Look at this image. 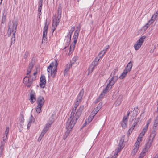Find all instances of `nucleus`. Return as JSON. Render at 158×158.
I'll return each mask as SVG.
<instances>
[{
    "label": "nucleus",
    "mask_w": 158,
    "mask_h": 158,
    "mask_svg": "<svg viewBox=\"0 0 158 158\" xmlns=\"http://www.w3.org/2000/svg\"><path fill=\"white\" fill-rule=\"evenodd\" d=\"M84 106L81 105L77 111L74 109H72L70 115V118L68 119L67 122V125L69 126L70 128H73L76 122L81 115V114L84 109Z\"/></svg>",
    "instance_id": "1"
},
{
    "label": "nucleus",
    "mask_w": 158,
    "mask_h": 158,
    "mask_svg": "<svg viewBox=\"0 0 158 158\" xmlns=\"http://www.w3.org/2000/svg\"><path fill=\"white\" fill-rule=\"evenodd\" d=\"M62 9L60 6L58 8L57 14L53 17V22L52 27V31L53 33L55 30L57 25L60 22V19L61 18Z\"/></svg>",
    "instance_id": "2"
},
{
    "label": "nucleus",
    "mask_w": 158,
    "mask_h": 158,
    "mask_svg": "<svg viewBox=\"0 0 158 158\" xmlns=\"http://www.w3.org/2000/svg\"><path fill=\"white\" fill-rule=\"evenodd\" d=\"M17 25V22L16 21L13 22L12 24L10 25L8 29V35L9 36L12 33V37L11 38V45L14 44L15 42V33L16 31V28Z\"/></svg>",
    "instance_id": "3"
},
{
    "label": "nucleus",
    "mask_w": 158,
    "mask_h": 158,
    "mask_svg": "<svg viewBox=\"0 0 158 158\" xmlns=\"http://www.w3.org/2000/svg\"><path fill=\"white\" fill-rule=\"evenodd\" d=\"M80 30V26H79L76 27L74 34L73 36V43L71 44L70 47V49L68 53V55H70L73 52L75 47V45L77 42L79 36V33Z\"/></svg>",
    "instance_id": "4"
},
{
    "label": "nucleus",
    "mask_w": 158,
    "mask_h": 158,
    "mask_svg": "<svg viewBox=\"0 0 158 158\" xmlns=\"http://www.w3.org/2000/svg\"><path fill=\"white\" fill-rule=\"evenodd\" d=\"M54 117L55 115H54V114H52V115L51 118L48 121V123L46 124V126L44 128L40 135L38 139V141L40 142L41 140V139H42L44 135V134L48 131L49 128L50 127L51 125L54 121Z\"/></svg>",
    "instance_id": "5"
},
{
    "label": "nucleus",
    "mask_w": 158,
    "mask_h": 158,
    "mask_svg": "<svg viewBox=\"0 0 158 158\" xmlns=\"http://www.w3.org/2000/svg\"><path fill=\"white\" fill-rule=\"evenodd\" d=\"M35 77H34L31 75L25 77L23 79L24 85L27 87H30L32 84L33 81L35 79Z\"/></svg>",
    "instance_id": "6"
},
{
    "label": "nucleus",
    "mask_w": 158,
    "mask_h": 158,
    "mask_svg": "<svg viewBox=\"0 0 158 158\" xmlns=\"http://www.w3.org/2000/svg\"><path fill=\"white\" fill-rule=\"evenodd\" d=\"M54 65V63L52 62L50 64L47 69L49 76H51L52 77H55L57 71V68H55L54 67H53Z\"/></svg>",
    "instance_id": "7"
},
{
    "label": "nucleus",
    "mask_w": 158,
    "mask_h": 158,
    "mask_svg": "<svg viewBox=\"0 0 158 158\" xmlns=\"http://www.w3.org/2000/svg\"><path fill=\"white\" fill-rule=\"evenodd\" d=\"M154 137V135H150L148 141L145 147L143 149L142 152H141L142 153L145 154V153L148 151V149L151 147V146L153 142Z\"/></svg>",
    "instance_id": "8"
},
{
    "label": "nucleus",
    "mask_w": 158,
    "mask_h": 158,
    "mask_svg": "<svg viewBox=\"0 0 158 158\" xmlns=\"http://www.w3.org/2000/svg\"><path fill=\"white\" fill-rule=\"evenodd\" d=\"M156 15L155 14L153 15L151 17V20H149L148 23L143 27V28L144 30H146L148 27L154 22L155 20L156 19Z\"/></svg>",
    "instance_id": "9"
},
{
    "label": "nucleus",
    "mask_w": 158,
    "mask_h": 158,
    "mask_svg": "<svg viewBox=\"0 0 158 158\" xmlns=\"http://www.w3.org/2000/svg\"><path fill=\"white\" fill-rule=\"evenodd\" d=\"M98 59H95L92 62L89 68L88 69L89 72L91 73L94 69V67L97 66L98 63Z\"/></svg>",
    "instance_id": "10"
},
{
    "label": "nucleus",
    "mask_w": 158,
    "mask_h": 158,
    "mask_svg": "<svg viewBox=\"0 0 158 158\" xmlns=\"http://www.w3.org/2000/svg\"><path fill=\"white\" fill-rule=\"evenodd\" d=\"M46 84V79L44 75H42L40 78V87L43 88H44Z\"/></svg>",
    "instance_id": "11"
},
{
    "label": "nucleus",
    "mask_w": 158,
    "mask_h": 158,
    "mask_svg": "<svg viewBox=\"0 0 158 158\" xmlns=\"http://www.w3.org/2000/svg\"><path fill=\"white\" fill-rule=\"evenodd\" d=\"M127 117L124 116L121 122V126L123 128H125L127 127Z\"/></svg>",
    "instance_id": "12"
},
{
    "label": "nucleus",
    "mask_w": 158,
    "mask_h": 158,
    "mask_svg": "<svg viewBox=\"0 0 158 158\" xmlns=\"http://www.w3.org/2000/svg\"><path fill=\"white\" fill-rule=\"evenodd\" d=\"M37 106H42L44 102V98L42 96H40L38 97L37 100Z\"/></svg>",
    "instance_id": "13"
},
{
    "label": "nucleus",
    "mask_w": 158,
    "mask_h": 158,
    "mask_svg": "<svg viewBox=\"0 0 158 158\" xmlns=\"http://www.w3.org/2000/svg\"><path fill=\"white\" fill-rule=\"evenodd\" d=\"M158 125V116L156 117V119L155 120L154 124H153V126L154 127L153 128V130L152 131V132L151 134L150 135H154L155 136V131L156 130V128L157 127Z\"/></svg>",
    "instance_id": "14"
},
{
    "label": "nucleus",
    "mask_w": 158,
    "mask_h": 158,
    "mask_svg": "<svg viewBox=\"0 0 158 158\" xmlns=\"http://www.w3.org/2000/svg\"><path fill=\"white\" fill-rule=\"evenodd\" d=\"M66 128L67 129V131H66V132L64 135V139H65L67 138L68 135H69L70 131H71L72 129V128H70L69 127V125H67V123H66V125H65Z\"/></svg>",
    "instance_id": "15"
},
{
    "label": "nucleus",
    "mask_w": 158,
    "mask_h": 158,
    "mask_svg": "<svg viewBox=\"0 0 158 158\" xmlns=\"http://www.w3.org/2000/svg\"><path fill=\"white\" fill-rule=\"evenodd\" d=\"M113 76V77H111L109 80V82H110V84H111V85H114L118 79L117 75H114Z\"/></svg>",
    "instance_id": "16"
},
{
    "label": "nucleus",
    "mask_w": 158,
    "mask_h": 158,
    "mask_svg": "<svg viewBox=\"0 0 158 158\" xmlns=\"http://www.w3.org/2000/svg\"><path fill=\"white\" fill-rule=\"evenodd\" d=\"M112 86L111 84H110V82H109V84L107 85L106 88L103 90L102 92L101 93H102L104 96L105 94L109 92V90L112 88Z\"/></svg>",
    "instance_id": "17"
},
{
    "label": "nucleus",
    "mask_w": 158,
    "mask_h": 158,
    "mask_svg": "<svg viewBox=\"0 0 158 158\" xmlns=\"http://www.w3.org/2000/svg\"><path fill=\"white\" fill-rule=\"evenodd\" d=\"M30 102L33 103L36 100V95L35 93L31 92L30 94Z\"/></svg>",
    "instance_id": "18"
},
{
    "label": "nucleus",
    "mask_w": 158,
    "mask_h": 158,
    "mask_svg": "<svg viewBox=\"0 0 158 158\" xmlns=\"http://www.w3.org/2000/svg\"><path fill=\"white\" fill-rule=\"evenodd\" d=\"M84 94V91L83 90V89L82 90L80 91L78 95L77 98V100L81 102L82 98V96Z\"/></svg>",
    "instance_id": "19"
},
{
    "label": "nucleus",
    "mask_w": 158,
    "mask_h": 158,
    "mask_svg": "<svg viewBox=\"0 0 158 158\" xmlns=\"http://www.w3.org/2000/svg\"><path fill=\"white\" fill-rule=\"evenodd\" d=\"M132 66V62L131 61H130L127 65L125 68V69L127 70L128 72H130L131 70Z\"/></svg>",
    "instance_id": "20"
},
{
    "label": "nucleus",
    "mask_w": 158,
    "mask_h": 158,
    "mask_svg": "<svg viewBox=\"0 0 158 158\" xmlns=\"http://www.w3.org/2000/svg\"><path fill=\"white\" fill-rule=\"evenodd\" d=\"M132 66V62L131 61H130L127 65L125 68V69L127 70L128 72H130L131 70Z\"/></svg>",
    "instance_id": "21"
},
{
    "label": "nucleus",
    "mask_w": 158,
    "mask_h": 158,
    "mask_svg": "<svg viewBox=\"0 0 158 158\" xmlns=\"http://www.w3.org/2000/svg\"><path fill=\"white\" fill-rule=\"evenodd\" d=\"M138 144V143H137L136 145H135L134 148L132 151L131 155L133 156H134L135 155L139 149V145Z\"/></svg>",
    "instance_id": "22"
},
{
    "label": "nucleus",
    "mask_w": 158,
    "mask_h": 158,
    "mask_svg": "<svg viewBox=\"0 0 158 158\" xmlns=\"http://www.w3.org/2000/svg\"><path fill=\"white\" fill-rule=\"evenodd\" d=\"M66 40V41L65 43V46L64 47V49L66 48V47L69 46L71 38L69 37V36L68 35L65 37V41Z\"/></svg>",
    "instance_id": "23"
},
{
    "label": "nucleus",
    "mask_w": 158,
    "mask_h": 158,
    "mask_svg": "<svg viewBox=\"0 0 158 158\" xmlns=\"http://www.w3.org/2000/svg\"><path fill=\"white\" fill-rule=\"evenodd\" d=\"M123 100V97L121 96H119L115 102V104L116 106H118L121 103Z\"/></svg>",
    "instance_id": "24"
},
{
    "label": "nucleus",
    "mask_w": 158,
    "mask_h": 158,
    "mask_svg": "<svg viewBox=\"0 0 158 158\" xmlns=\"http://www.w3.org/2000/svg\"><path fill=\"white\" fill-rule=\"evenodd\" d=\"M48 29V25H47V23L46 22L45 23V26L44 28V31L43 32V36H46V37L47 31Z\"/></svg>",
    "instance_id": "25"
},
{
    "label": "nucleus",
    "mask_w": 158,
    "mask_h": 158,
    "mask_svg": "<svg viewBox=\"0 0 158 158\" xmlns=\"http://www.w3.org/2000/svg\"><path fill=\"white\" fill-rule=\"evenodd\" d=\"M79 57L78 56H75L73 58L71 61V65L74 64L75 63H78Z\"/></svg>",
    "instance_id": "26"
},
{
    "label": "nucleus",
    "mask_w": 158,
    "mask_h": 158,
    "mask_svg": "<svg viewBox=\"0 0 158 158\" xmlns=\"http://www.w3.org/2000/svg\"><path fill=\"white\" fill-rule=\"evenodd\" d=\"M128 72L125 69L121 75L119 76V78L120 79H123L126 77Z\"/></svg>",
    "instance_id": "27"
},
{
    "label": "nucleus",
    "mask_w": 158,
    "mask_h": 158,
    "mask_svg": "<svg viewBox=\"0 0 158 158\" xmlns=\"http://www.w3.org/2000/svg\"><path fill=\"white\" fill-rule=\"evenodd\" d=\"M71 65L70 64H67L66 65L65 69L64 71V75H66L67 74V73L69 71V69Z\"/></svg>",
    "instance_id": "28"
},
{
    "label": "nucleus",
    "mask_w": 158,
    "mask_h": 158,
    "mask_svg": "<svg viewBox=\"0 0 158 158\" xmlns=\"http://www.w3.org/2000/svg\"><path fill=\"white\" fill-rule=\"evenodd\" d=\"M109 48V45H106L105 48L102 51H101L99 53V55H100L102 53V52H103V55H104L106 52L107 51L108 49Z\"/></svg>",
    "instance_id": "29"
},
{
    "label": "nucleus",
    "mask_w": 158,
    "mask_h": 158,
    "mask_svg": "<svg viewBox=\"0 0 158 158\" xmlns=\"http://www.w3.org/2000/svg\"><path fill=\"white\" fill-rule=\"evenodd\" d=\"M141 45V44L137 41L136 44H135L134 46V48L136 50H138L140 48Z\"/></svg>",
    "instance_id": "30"
},
{
    "label": "nucleus",
    "mask_w": 158,
    "mask_h": 158,
    "mask_svg": "<svg viewBox=\"0 0 158 158\" xmlns=\"http://www.w3.org/2000/svg\"><path fill=\"white\" fill-rule=\"evenodd\" d=\"M34 120V119L33 118V117L32 115H31L29 118V121L27 125L28 128L30 127L31 124L32 122H33Z\"/></svg>",
    "instance_id": "31"
},
{
    "label": "nucleus",
    "mask_w": 158,
    "mask_h": 158,
    "mask_svg": "<svg viewBox=\"0 0 158 158\" xmlns=\"http://www.w3.org/2000/svg\"><path fill=\"white\" fill-rule=\"evenodd\" d=\"M43 0H39L38 10L39 11L41 10L42 6Z\"/></svg>",
    "instance_id": "32"
},
{
    "label": "nucleus",
    "mask_w": 158,
    "mask_h": 158,
    "mask_svg": "<svg viewBox=\"0 0 158 158\" xmlns=\"http://www.w3.org/2000/svg\"><path fill=\"white\" fill-rule=\"evenodd\" d=\"M74 30H75V27H73L71 28L70 31L69 32V34L68 35L69 36V37L70 38H71L72 34V33L74 31Z\"/></svg>",
    "instance_id": "33"
},
{
    "label": "nucleus",
    "mask_w": 158,
    "mask_h": 158,
    "mask_svg": "<svg viewBox=\"0 0 158 158\" xmlns=\"http://www.w3.org/2000/svg\"><path fill=\"white\" fill-rule=\"evenodd\" d=\"M147 129L148 128L144 127V128L143 129L141 132L140 134V136H143L144 135Z\"/></svg>",
    "instance_id": "34"
},
{
    "label": "nucleus",
    "mask_w": 158,
    "mask_h": 158,
    "mask_svg": "<svg viewBox=\"0 0 158 158\" xmlns=\"http://www.w3.org/2000/svg\"><path fill=\"white\" fill-rule=\"evenodd\" d=\"M145 38V36H143L141 37L139 40H138L137 41L139 42L141 44H142V43L144 42V40Z\"/></svg>",
    "instance_id": "35"
},
{
    "label": "nucleus",
    "mask_w": 158,
    "mask_h": 158,
    "mask_svg": "<svg viewBox=\"0 0 158 158\" xmlns=\"http://www.w3.org/2000/svg\"><path fill=\"white\" fill-rule=\"evenodd\" d=\"M124 142V139H122V138L121 139L119 143V146L121 147L122 148H123L124 147V145L123 144V142Z\"/></svg>",
    "instance_id": "36"
},
{
    "label": "nucleus",
    "mask_w": 158,
    "mask_h": 158,
    "mask_svg": "<svg viewBox=\"0 0 158 158\" xmlns=\"http://www.w3.org/2000/svg\"><path fill=\"white\" fill-rule=\"evenodd\" d=\"M139 137L137 139V141L135 143V145H136L137 144V143H138V145H139H139L140 143V142L142 140V139L143 138V136H140V135H139Z\"/></svg>",
    "instance_id": "37"
},
{
    "label": "nucleus",
    "mask_w": 158,
    "mask_h": 158,
    "mask_svg": "<svg viewBox=\"0 0 158 158\" xmlns=\"http://www.w3.org/2000/svg\"><path fill=\"white\" fill-rule=\"evenodd\" d=\"M37 106L36 108V112L38 113H40L41 112V109L42 106Z\"/></svg>",
    "instance_id": "38"
},
{
    "label": "nucleus",
    "mask_w": 158,
    "mask_h": 158,
    "mask_svg": "<svg viewBox=\"0 0 158 158\" xmlns=\"http://www.w3.org/2000/svg\"><path fill=\"white\" fill-rule=\"evenodd\" d=\"M80 102V101L77 100L75 102L74 107L73 109H74L75 110H76Z\"/></svg>",
    "instance_id": "39"
},
{
    "label": "nucleus",
    "mask_w": 158,
    "mask_h": 158,
    "mask_svg": "<svg viewBox=\"0 0 158 158\" xmlns=\"http://www.w3.org/2000/svg\"><path fill=\"white\" fill-rule=\"evenodd\" d=\"M104 96V95L102 93H101L99 97L95 101V103H98L99 102L102 98Z\"/></svg>",
    "instance_id": "40"
},
{
    "label": "nucleus",
    "mask_w": 158,
    "mask_h": 158,
    "mask_svg": "<svg viewBox=\"0 0 158 158\" xmlns=\"http://www.w3.org/2000/svg\"><path fill=\"white\" fill-rule=\"evenodd\" d=\"M139 122V118H136L135 119L134 122V123L132 125V126H133V127H135L136 125Z\"/></svg>",
    "instance_id": "41"
},
{
    "label": "nucleus",
    "mask_w": 158,
    "mask_h": 158,
    "mask_svg": "<svg viewBox=\"0 0 158 158\" xmlns=\"http://www.w3.org/2000/svg\"><path fill=\"white\" fill-rule=\"evenodd\" d=\"M118 71V70L117 68L114 69L113 71L111 73L110 76L115 75L116 73H117Z\"/></svg>",
    "instance_id": "42"
},
{
    "label": "nucleus",
    "mask_w": 158,
    "mask_h": 158,
    "mask_svg": "<svg viewBox=\"0 0 158 158\" xmlns=\"http://www.w3.org/2000/svg\"><path fill=\"white\" fill-rule=\"evenodd\" d=\"M99 109H98V108H96L92 111V115H93V114H94V115H96V114L99 111Z\"/></svg>",
    "instance_id": "43"
},
{
    "label": "nucleus",
    "mask_w": 158,
    "mask_h": 158,
    "mask_svg": "<svg viewBox=\"0 0 158 158\" xmlns=\"http://www.w3.org/2000/svg\"><path fill=\"white\" fill-rule=\"evenodd\" d=\"M9 131V127H6L5 132L4 135L5 136H8Z\"/></svg>",
    "instance_id": "44"
},
{
    "label": "nucleus",
    "mask_w": 158,
    "mask_h": 158,
    "mask_svg": "<svg viewBox=\"0 0 158 158\" xmlns=\"http://www.w3.org/2000/svg\"><path fill=\"white\" fill-rule=\"evenodd\" d=\"M28 55H29V53H28V52L26 51L24 53V55L23 56V59H25L26 60Z\"/></svg>",
    "instance_id": "45"
},
{
    "label": "nucleus",
    "mask_w": 158,
    "mask_h": 158,
    "mask_svg": "<svg viewBox=\"0 0 158 158\" xmlns=\"http://www.w3.org/2000/svg\"><path fill=\"white\" fill-rule=\"evenodd\" d=\"M6 18V15H3L2 18V22H1V23H2L3 24L5 22Z\"/></svg>",
    "instance_id": "46"
},
{
    "label": "nucleus",
    "mask_w": 158,
    "mask_h": 158,
    "mask_svg": "<svg viewBox=\"0 0 158 158\" xmlns=\"http://www.w3.org/2000/svg\"><path fill=\"white\" fill-rule=\"evenodd\" d=\"M95 115H94V114H93V115H92V112L90 117L88 118V120H90V121H91Z\"/></svg>",
    "instance_id": "47"
},
{
    "label": "nucleus",
    "mask_w": 158,
    "mask_h": 158,
    "mask_svg": "<svg viewBox=\"0 0 158 158\" xmlns=\"http://www.w3.org/2000/svg\"><path fill=\"white\" fill-rule=\"evenodd\" d=\"M151 122V119H150L147 121V124L145 126V127L148 128V127Z\"/></svg>",
    "instance_id": "48"
},
{
    "label": "nucleus",
    "mask_w": 158,
    "mask_h": 158,
    "mask_svg": "<svg viewBox=\"0 0 158 158\" xmlns=\"http://www.w3.org/2000/svg\"><path fill=\"white\" fill-rule=\"evenodd\" d=\"M47 38L46 36H43L42 37V43H46L47 41Z\"/></svg>",
    "instance_id": "49"
},
{
    "label": "nucleus",
    "mask_w": 158,
    "mask_h": 158,
    "mask_svg": "<svg viewBox=\"0 0 158 158\" xmlns=\"http://www.w3.org/2000/svg\"><path fill=\"white\" fill-rule=\"evenodd\" d=\"M34 66V64L32 62H31L29 63V68L30 69H32L33 67Z\"/></svg>",
    "instance_id": "50"
},
{
    "label": "nucleus",
    "mask_w": 158,
    "mask_h": 158,
    "mask_svg": "<svg viewBox=\"0 0 158 158\" xmlns=\"http://www.w3.org/2000/svg\"><path fill=\"white\" fill-rule=\"evenodd\" d=\"M104 55H103V54L102 55H101V54L100 55H99V54H98V57H97L95 59H98V61L99 60L102 58V57L104 56Z\"/></svg>",
    "instance_id": "51"
},
{
    "label": "nucleus",
    "mask_w": 158,
    "mask_h": 158,
    "mask_svg": "<svg viewBox=\"0 0 158 158\" xmlns=\"http://www.w3.org/2000/svg\"><path fill=\"white\" fill-rule=\"evenodd\" d=\"M54 63V65L53 66V67H54L55 68H57V67L58 65V63L57 62V61L56 60H55V63Z\"/></svg>",
    "instance_id": "52"
},
{
    "label": "nucleus",
    "mask_w": 158,
    "mask_h": 158,
    "mask_svg": "<svg viewBox=\"0 0 158 158\" xmlns=\"http://www.w3.org/2000/svg\"><path fill=\"white\" fill-rule=\"evenodd\" d=\"M32 69L28 68L27 70V75H29V74L31 73Z\"/></svg>",
    "instance_id": "53"
},
{
    "label": "nucleus",
    "mask_w": 158,
    "mask_h": 158,
    "mask_svg": "<svg viewBox=\"0 0 158 158\" xmlns=\"http://www.w3.org/2000/svg\"><path fill=\"white\" fill-rule=\"evenodd\" d=\"M122 148H121V147H119V146H118V149L117 150V151H116V152H115V153H117L118 154V152H120V151L121 150V149H122Z\"/></svg>",
    "instance_id": "54"
},
{
    "label": "nucleus",
    "mask_w": 158,
    "mask_h": 158,
    "mask_svg": "<svg viewBox=\"0 0 158 158\" xmlns=\"http://www.w3.org/2000/svg\"><path fill=\"white\" fill-rule=\"evenodd\" d=\"M102 104L101 103H99L97 107L96 108H98V109H99V110H100L102 107Z\"/></svg>",
    "instance_id": "55"
},
{
    "label": "nucleus",
    "mask_w": 158,
    "mask_h": 158,
    "mask_svg": "<svg viewBox=\"0 0 158 158\" xmlns=\"http://www.w3.org/2000/svg\"><path fill=\"white\" fill-rule=\"evenodd\" d=\"M145 154H143V153H142L141 152L140 153V156L139 157V158H143L144 156L145 155Z\"/></svg>",
    "instance_id": "56"
},
{
    "label": "nucleus",
    "mask_w": 158,
    "mask_h": 158,
    "mask_svg": "<svg viewBox=\"0 0 158 158\" xmlns=\"http://www.w3.org/2000/svg\"><path fill=\"white\" fill-rule=\"evenodd\" d=\"M118 153H115L114 155H113L111 158H116L117 156H118Z\"/></svg>",
    "instance_id": "57"
},
{
    "label": "nucleus",
    "mask_w": 158,
    "mask_h": 158,
    "mask_svg": "<svg viewBox=\"0 0 158 158\" xmlns=\"http://www.w3.org/2000/svg\"><path fill=\"white\" fill-rule=\"evenodd\" d=\"M7 139V136H4L3 137V140L4 141H5Z\"/></svg>",
    "instance_id": "58"
},
{
    "label": "nucleus",
    "mask_w": 158,
    "mask_h": 158,
    "mask_svg": "<svg viewBox=\"0 0 158 158\" xmlns=\"http://www.w3.org/2000/svg\"><path fill=\"white\" fill-rule=\"evenodd\" d=\"M132 131L129 129L128 131V134L129 135L132 133Z\"/></svg>",
    "instance_id": "59"
},
{
    "label": "nucleus",
    "mask_w": 158,
    "mask_h": 158,
    "mask_svg": "<svg viewBox=\"0 0 158 158\" xmlns=\"http://www.w3.org/2000/svg\"><path fill=\"white\" fill-rule=\"evenodd\" d=\"M135 127H133V126L132 125L131 127L129 129V130H131V131H132L133 130V129Z\"/></svg>",
    "instance_id": "60"
},
{
    "label": "nucleus",
    "mask_w": 158,
    "mask_h": 158,
    "mask_svg": "<svg viewBox=\"0 0 158 158\" xmlns=\"http://www.w3.org/2000/svg\"><path fill=\"white\" fill-rule=\"evenodd\" d=\"M4 149V146L2 145H1L0 147V150H3Z\"/></svg>",
    "instance_id": "61"
},
{
    "label": "nucleus",
    "mask_w": 158,
    "mask_h": 158,
    "mask_svg": "<svg viewBox=\"0 0 158 158\" xmlns=\"http://www.w3.org/2000/svg\"><path fill=\"white\" fill-rule=\"evenodd\" d=\"M153 158H158V153L156 154Z\"/></svg>",
    "instance_id": "62"
},
{
    "label": "nucleus",
    "mask_w": 158,
    "mask_h": 158,
    "mask_svg": "<svg viewBox=\"0 0 158 158\" xmlns=\"http://www.w3.org/2000/svg\"><path fill=\"white\" fill-rule=\"evenodd\" d=\"M41 10H40V11H39L38 10V14L39 15V18H40V15H41Z\"/></svg>",
    "instance_id": "63"
},
{
    "label": "nucleus",
    "mask_w": 158,
    "mask_h": 158,
    "mask_svg": "<svg viewBox=\"0 0 158 158\" xmlns=\"http://www.w3.org/2000/svg\"><path fill=\"white\" fill-rule=\"evenodd\" d=\"M157 112L158 113V102L157 103Z\"/></svg>",
    "instance_id": "64"
}]
</instances>
